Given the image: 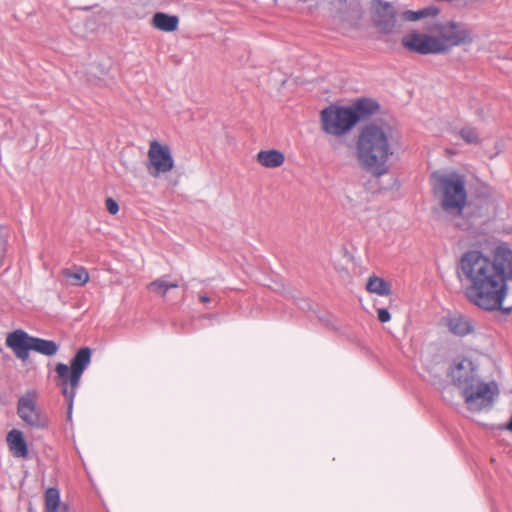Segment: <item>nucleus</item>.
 I'll return each mask as SVG.
<instances>
[{
	"label": "nucleus",
	"instance_id": "obj_10",
	"mask_svg": "<svg viewBox=\"0 0 512 512\" xmlns=\"http://www.w3.org/2000/svg\"><path fill=\"white\" fill-rule=\"evenodd\" d=\"M36 397L35 391L22 395L17 402V415L31 428L40 430L47 428L48 418L37 408Z\"/></svg>",
	"mask_w": 512,
	"mask_h": 512
},
{
	"label": "nucleus",
	"instance_id": "obj_22",
	"mask_svg": "<svg viewBox=\"0 0 512 512\" xmlns=\"http://www.w3.org/2000/svg\"><path fill=\"white\" fill-rule=\"evenodd\" d=\"M105 203L106 209L110 214L115 215L118 213L119 205L113 198H107Z\"/></svg>",
	"mask_w": 512,
	"mask_h": 512
},
{
	"label": "nucleus",
	"instance_id": "obj_9",
	"mask_svg": "<svg viewBox=\"0 0 512 512\" xmlns=\"http://www.w3.org/2000/svg\"><path fill=\"white\" fill-rule=\"evenodd\" d=\"M370 18L374 28L382 35H390L397 29V11L389 2L372 0Z\"/></svg>",
	"mask_w": 512,
	"mask_h": 512
},
{
	"label": "nucleus",
	"instance_id": "obj_15",
	"mask_svg": "<svg viewBox=\"0 0 512 512\" xmlns=\"http://www.w3.org/2000/svg\"><path fill=\"white\" fill-rule=\"evenodd\" d=\"M257 161L266 168H276L281 166L285 161L284 154L275 149L261 150L257 154Z\"/></svg>",
	"mask_w": 512,
	"mask_h": 512
},
{
	"label": "nucleus",
	"instance_id": "obj_19",
	"mask_svg": "<svg viewBox=\"0 0 512 512\" xmlns=\"http://www.w3.org/2000/svg\"><path fill=\"white\" fill-rule=\"evenodd\" d=\"M180 286H182V284L179 282H168L165 278H159L149 283L148 289L165 297L169 289L178 288Z\"/></svg>",
	"mask_w": 512,
	"mask_h": 512
},
{
	"label": "nucleus",
	"instance_id": "obj_17",
	"mask_svg": "<svg viewBox=\"0 0 512 512\" xmlns=\"http://www.w3.org/2000/svg\"><path fill=\"white\" fill-rule=\"evenodd\" d=\"M61 508L66 510L67 506H61L59 490L54 487L48 488L45 492V511L60 512Z\"/></svg>",
	"mask_w": 512,
	"mask_h": 512
},
{
	"label": "nucleus",
	"instance_id": "obj_7",
	"mask_svg": "<svg viewBox=\"0 0 512 512\" xmlns=\"http://www.w3.org/2000/svg\"><path fill=\"white\" fill-rule=\"evenodd\" d=\"M92 351L89 347L80 348L70 361V365L57 363L55 366L56 385L67 402V418L72 417L74 399L80 387L81 377L91 364Z\"/></svg>",
	"mask_w": 512,
	"mask_h": 512
},
{
	"label": "nucleus",
	"instance_id": "obj_25",
	"mask_svg": "<svg viewBox=\"0 0 512 512\" xmlns=\"http://www.w3.org/2000/svg\"><path fill=\"white\" fill-rule=\"evenodd\" d=\"M506 429L512 432V415L509 422L506 425Z\"/></svg>",
	"mask_w": 512,
	"mask_h": 512
},
{
	"label": "nucleus",
	"instance_id": "obj_14",
	"mask_svg": "<svg viewBox=\"0 0 512 512\" xmlns=\"http://www.w3.org/2000/svg\"><path fill=\"white\" fill-rule=\"evenodd\" d=\"M152 25L160 31L173 32L178 28L179 18L176 15L157 12L153 15Z\"/></svg>",
	"mask_w": 512,
	"mask_h": 512
},
{
	"label": "nucleus",
	"instance_id": "obj_2",
	"mask_svg": "<svg viewBox=\"0 0 512 512\" xmlns=\"http://www.w3.org/2000/svg\"><path fill=\"white\" fill-rule=\"evenodd\" d=\"M393 129L390 125H365L356 139V156L360 166L375 177L388 173L387 162L393 154Z\"/></svg>",
	"mask_w": 512,
	"mask_h": 512
},
{
	"label": "nucleus",
	"instance_id": "obj_18",
	"mask_svg": "<svg viewBox=\"0 0 512 512\" xmlns=\"http://www.w3.org/2000/svg\"><path fill=\"white\" fill-rule=\"evenodd\" d=\"M452 133L456 136L461 137L467 144L478 145L481 143L479 133L475 127L464 126L459 129L453 128Z\"/></svg>",
	"mask_w": 512,
	"mask_h": 512
},
{
	"label": "nucleus",
	"instance_id": "obj_6",
	"mask_svg": "<svg viewBox=\"0 0 512 512\" xmlns=\"http://www.w3.org/2000/svg\"><path fill=\"white\" fill-rule=\"evenodd\" d=\"M433 190L439 198V204L443 212L455 220L463 215L468 201L466 189V177L457 172H434L432 174Z\"/></svg>",
	"mask_w": 512,
	"mask_h": 512
},
{
	"label": "nucleus",
	"instance_id": "obj_16",
	"mask_svg": "<svg viewBox=\"0 0 512 512\" xmlns=\"http://www.w3.org/2000/svg\"><path fill=\"white\" fill-rule=\"evenodd\" d=\"M366 289L373 294L379 296H389L391 294L390 284L381 277L371 276L369 277Z\"/></svg>",
	"mask_w": 512,
	"mask_h": 512
},
{
	"label": "nucleus",
	"instance_id": "obj_12",
	"mask_svg": "<svg viewBox=\"0 0 512 512\" xmlns=\"http://www.w3.org/2000/svg\"><path fill=\"white\" fill-rule=\"evenodd\" d=\"M446 325L449 332L458 337L470 335L475 330V321L462 313H454L448 316Z\"/></svg>",
	"mask_w": 512,
	"mask_h": 512
},
{
	"label": "nucleus",
	"instance_id": "obj_11",
	"mask_svg": "<svg viewBox=\"0 0 512 512\" xmlns=\"http://www.w3.org/2000/svg\"><path fill=\"white\" fill-rule=\"evenodd\" d=\"M148 160V172L154 178L170 172L174 167V159L170 148L156 140L150 142Z\"/></svg>",
	"mask_w": 512,
	"mask_h": 512
},
{
	"label": "nucleus",
	"instance_id": "obj_4",
	"mask_svg": "<svg viewBox=\"0 0 512 512\" xmlns=\"http://www.w3.org/2000/svg\"><path fill=\"white\" fill-rule=\"evenodd\" d=\"M429 32L432 35L412 31L402 38L401 43L410 52L429 55L445 53L471 41L468 30L455 21L434 23Z\"/></svg>",
	"mask_w": 512,
	"mask_h": 512
},
{
	"label": "nucleus",
	"instance_id": "obj_21",
	"mask_svg": "<svg viewBox=\"0 0 512 512\" xmlns=\"http://www.w3.org/2000/svg\"><path fill=\"white\" fill-rule=\"evenodd\" d=\"M430 9H421L418 11L406 10L402 13V18L407 21H417L428 15Z\"/></svg>",
	"mask_w": 512,
	"mask_h": 512
},
{
	"label": "nucleus",
	"instance_id": "obj_23",
	"mask_svg": "<svg viewBox=\"0 0 512 512\" xmlns=\"http://www.w3.org/2000/svg\"><path fill=\"white\" fill-rule=\"evenodd\" d=\"M390 318H391V315H390V312L388 311V309H386V308L378 309V320L381 323L388 322L390 320Z\"/></svg>",
	"mask_w": 512,
	"mask_h": 512
},
{
	"label": "nucleus",
	"instance_id": "obj_26",
	"mask_svg": "<svg viewBox=\"0 0 512 512\" xmlns=\"http://www.w3.org/2000/svg\"><path fill=\"white\" fill-rule=\"evenodd\" d=\"M340 4L346 3L347 0H337Z\"/></svg>",
	"mask_w": 512,
	"mask_h": 512
},
{
	"label": "nucleus",
	"instance_id": "obj_24",
	"mask_svg": "<svg viewBox=\"0 0 512 512\" xmlns=\"http://www.w3.org/2000/svg\"><path fill=\"white\" fill-rule=\"evenodd\" d=\"M199 299L203 303H208L210 301V298L208 296H205V295H200Z\"/></svg>",
	"mask_w": 512,
	"mask_h": 512
},
{
	"label": "nucleus",
	"instance_id": "obj_8",
	"mask_svg": "<svg viewBox=\"0 0 512 512\" xmlns=\"http://www.w3.org/2000/svg\"><path fill=\"white\" fill-rule=\"evenodd\" d=\"M6 345L21 361H26L30 351L44 356H53L59 350V345L53 340L30 336L23 330H15L7 335Z\"/></svg>",
	"mask_w": 512,
	"mask_h": 512
},
{
	"label": "nucleus",
	"instance_id": "obj_13",
	"mask_svg": "<svg viewBox=\"0 0 512 512\" xmlns=\"http://www.w3.org/2000/svg\"><path fill=\"white\" fill-rule=\"evenodd\" d=\"M6 440L9 450L14 457L26 458L28 456V446L20 430L12 429L8 432Z\"/></svg>",
	"mask_w": 512,
	"mask_h": 512
},
{
	"label": "nucleus",
	"instance_id": "obj_5",
	"mask_svg": "<svg viewBox=\"0 0 512 512\" xmlns=\"http://www.w3.org/2000/svg\"><path fill=\"white\" fill-rule=\"evenodd\" d=\"M378 110V102L370 98L359 99L350 106L330 105L320 113L321 128L328 135L340 137Z\"/></svg>",
	"mask_w": 512,
	"mask_h": 512
},
{
	"label": "nucleus",
	"instance_id": "obj_1",
	"mask_svg": "<svg viewBox=\"0 0 512 512\" xmlns=\"http://www.w3.org/2000/svg\"><path fill=\"white\" fill-rule=\"evenodd\" d=\"M457 274L471 304L489 312L502 310L512 282V248L497 241L488 251L468 250L459 259Z\"/></svg>",
	"mask_w": 512,
	"mask_h": 512
},
{
	"label": "nucleus",
	"instance_id": "obj_3",
	"mask_svg": "<svg viewBox=\"0 0 512 512\" xmlns=\"http://www.w3.org/2000/svg\"><path fill=\"white\" fill-rule=\"evenodd\" d=\"M449 376L452 383L461 390L470 410L481 411L491 407L499 394L497 383L482 381L478 365L469 358L454 360L450 366Z\"/></svg>",
	"mask_w": 512,
	"mask_h": 512
},
{
	"label": "nucleus",
	"instance_id": "obj_20",
	"mask_svg": "<svg viewBox=\"0 0 512 512\" xmlns=\"http://www.w3.org/2000/svg\"><path fill=\"white\" fill-rule=\"evenodd\" d=\"M63 275L72 280L73 285L84 286L89 281V274L84 267H79L76 271L65 269Z\"/></svg>",
	"mask_w": 512,
	"mask_h": 512
}]
</instances>
